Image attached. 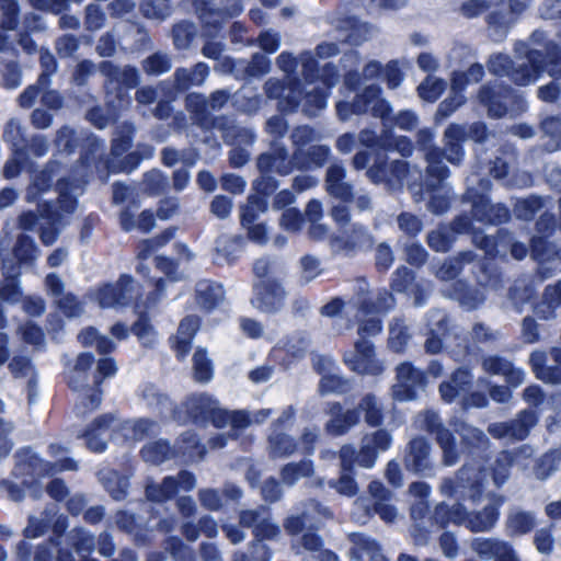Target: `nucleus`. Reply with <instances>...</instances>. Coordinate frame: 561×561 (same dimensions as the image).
Listing matches in <instances>:
<instances>
[{
	"label": "nucleus",
	"instance_id": "nucleus-1",
	"mask_svg": "<svg viewBox=\"0 0 561 561\" xmlns=\"http://www.w3.org/2000/svg\"><path fill=\"white\" fill-rule=\"evenodd\" d=\"M59 165L55 162L49 163L44 170L36 174L27 188L26 198L28 202L38 204L39 217L33 213L24 214L20 217V226L25 230H32L41 227L42 241L49 245L55 242L57 237L56 228H43L39 220H45L49 226H55L61 221L62 214H71L76 208V195L81 191L84 183L85 171L79 172L80 179H76L68 188V182L65 178L57 179L56 191H51L50 182L59 173Z\"/></svg>",
	"mask_w": 561,
	"mask_h": 561
},
{
	"label": "nucleus",
	"instance_id": "nucleus-2",
	"mask_svg": "<svg viewBox=\"0 0 561 561\" xmlns=\"http://www.w3.org/2000/svg\"><path fill=\"white\" fill-rule=\"evenodd\" d=\"M392 306L393 298L386 290H380L360 302L357 312L360 339L355 342L353 350L344 354V363L353 371L378 375L383 370L382 363L375 356L373 344L365 340V336H374L381 331L380 320L377 316L387 312Z\"/></svg>",
	"mask_w": 561,
	"mask_h": 561
},
{
	"label": "nucleus",
	"instance_id": "nucleus-3",
	"mask_svg": "<svg viewBox=\"0 0 561 561\" xmlns=\"http://www.w3.org/2000/svg\"><path fill=\"white\" fill-rule=\"evenodd\" d=\"M533 454V448L526 445L522 446L514 457H512L510 453H502L494 461V467L490 469L491 472H486V469L482 468L480 465L467 463L458 472L455 482L445 480L442 483V492L476 501L481 494V489L488 476L492 477L494 484L501 485L508 478L510 466L515 463L527 467L528 463H524V460L530 458Z\"/></svg>",
	"mask_w": 561,
	"mask_h": 561
},
{
	"label": "nucleus",
	"instance_id": "nucleus-4",
	"mask_svg": "<svg viewBox=\"0 0 561 561\" xmlns=\"http://www.w3.org/2000/svg\"><path fill=\"white\" fill-rule=\"evenodd\" d=\"M518 56L525 55L530 64V68L525 62H519L516 68L510 70L511 61L507 56L499 54L491 57L489 61V69L492 73L497 76L507 75L517 84L526 85L537 80L542 71H547L550 76H556L559 68V60L561 54L557 47H553L550 57V65L543 67L540 57V51L536 48L528 49L525 44H520L516 47Z\"/></svg>",
	"mask_w": 561,
	"mask_h": 561
},
{
	"label": "nucleus",
	"instance_id": "nucleus-5",
	"mask_svg": "<svg viewBox=\"0 0 561 561\" xmlns=\"http://www.w3.org/2000/svg\"><path fill=\"white\" fill-rule=\"evenodd\" d=\"M121 433L126 440H140L147 435L154 433L157 424L148 419L128 420L115 422L111 415H103L92 424L85 433L87 445L93 451H103L106 448V438L110 436V428Z\"/></svg>",
	"mask_w": 561,
	"mask_h": 561
},
{
	"label": "nucleus",
	"instance_id": "nucleus-6",
	"mask_svg": "<svg viewBox=\"0 0 561 561\" xmlns=\"http://www.w3.org/2000/svg\"><path fill=\"white\" fill-rule=\"evenodd\" d=\"M49 451L55 458H57L55 463L44 461L30 449L21 450L16 455V474L45 477L62 470L77 469L75 460L64 457L67 454V450L60 445L51 444L49 446Z\"/></svg>",
	"mask_w": 561,
	"mask_h": 561
},
{
	"label": "nucleus",
	"instance_id": "nucleus-7",
	"mask_svg": "<svg viewBox=\"0 0 561 561\" xmlns=\"http://www.w3.org/2000/svg\"><path fill=\"white\" fill-rule=\"evenodd\" d=\"M186 409L194 419L210 420L217 427L226 425L242 427L248 423V417L243 412H229L221 409L215 399L205 393L190 397L186 401Z\"/></svg>",
	"mask_w": 561,
	"mask_h": 561
},
{
	"label": "nucleus",
	"instance_id": "nucleus-8",
	"mask_svg": "<svg viewBox=\"0 0 561 561\" xmlns=\"http://www.w3.org/2000/svg\"><path fill=\"white\" fill-rule=\"evenodd\" d=\"M391 440L388 432L379 430L363 437L358 453L352 446L342 447L340 454L342 469L344 471L352 470L355 462L364 468H371L376 462L378 453L387 450Z\"/></svg>",
	"mask_w": 561,
	"mask_h": 561
},
{
	"label": "nucleus",
	"instance_id": "nucleus-9",
	"mask_svg": "<svg viewBox=\"0 0 561 561\" xmlns=\"http://www.w3.org/2000/svg\"><path fill=\"white\" fill-rule=\"evenodd\" d=\"M381 90L379 87L369 85L363 93L357 94L353 103L340 101L336 104V112L342 121H346L353 114H363L370 112L374 116L380 117L385 126L387 122H391L390 104L380 96Z\"/></svg>",
	"mask_w": 561,
	"mask_h": 561
},
{
	"label": "nucleus",
	"instance_id": "nucleus-10",
	"mask_svg": "<svg viewBox=\"0 0 561 561\" xmlns=\"http://www.w3.org/2000/svg\"><path fill=\"white\" fill-rule=\"evenodd\" d=\"M138 296V288L128 275H123L114 284H104L90 294L101 308L124 307Z\"/></svg>",
	"mask_w": 561,
	"mask_h": 561
},
{
	"label": "nucleus",
	"instance_id": "nucleus-11",
	"mask_svg": "<svg viewBox=\"0 0 561 561\" xmlns=\"http://www.w3.org/2000/svg\"><path fill=\"white\" fill-rule=\"evenodd\" d=\"M472 138L481 141L485 138V127L481 123H476L467 129L465 126L451 124L444 134V154L445 158L454 164L460 163L463 157L461 144Z\"/></svg>",
	"mask_w": 561,
	"mask_h": 561
},
{
	"label": "nucleus",
	"instance_id": "nucleus-12",
	"mask_svg": "<svg viewBox=\"0 0 561 561\" xmlns=\"http://www.w3.org/2000/svg\"><path fill=\"white\" fill-rule=\"evenodd\" d=\"M416 422L421 428L436 433L437 442L443 449L445 465H455L458 454L454 446L453 436L447 428L440 425L437 414L433 411H426L417 416Z\"/></svg>",
	"mask_w": 561,
	"mask_h": 561
},
{
	"label": "nucleus",
	"instance_id": "nucleus-13",
	"mask_svg": "<svg viewBox=\"0 0 561 561\" xmlns=\"http://www.w3.org/2000/svg\"><path fill=\"white\" fill-rule=\"evenodd\" d=\"M294 417V410L286 409L283 414L273 424L272 433L268 436V451L273 458H283L290 456L296 450L294 440L282 432L286 424H289Z\"/></svg>",
	"mask_w": 561,
	"mask_h": 561
},
{
	"label": "nucleus",
	"instance_id": "nucleus-14",
	"mask_svg": "<svg viewBox=\"0 0 561 561\" xmlns=\"http://www.w3.org/2000/svg\"><path fill=\"white\" fill-rule=\"evenodd\" d=\"M195 478L187 471H182L176 478L167 477L161 484H148L147 497L150 501L163 502L171 499L179 490L190 491L195 486Z\"/></svg>",
	"mask_w": 561,
	"mask_h": 561
},
{
	"label": "nucleus",
	"instance_id": "nucleus-15",
	"mask_svg": "<svg viewBox=\"0 0 561 561\" xmlns=\"http://www.w3.org/2000/svg\"><path fill=\"white\" fill-rule=\"evenodd\" d=\"M536 423V414L533 411H524L517 419L510 423H495L490 425L489 432L495 438L524 439Z\"/></svg>",
	"mask_w": 561,
	"mask_h": 561
},
{
	"label": "nucleus",
	"instance_id": "nucleus-16",
	"mask_svg": "<svg viewBox=\"0 0 561 561\" xmlns=\"http://www.w3.org/2000/svg\"><path fill=\"white\" fill-rule=\"evenodd\" d=\"M497 511L493 506L485 507L482 512L476 515H468L460 504L453 507L449 514V520L456 524L467 523V526L472 531H488L497 520Z\"/></svg>",
	"mask_w": 561,
	"mask_h": 561
},
{
	"label": "nucleus",
	"instance_id": "nucleus-17",
	"mask_svg": "<svg viewBox=\"0 0 561 561\" xmlns=\"http://www.w3.org/2000/svg\"><path fill=\"white\" fill-rule=\"evenodd\" d=\"M422 382V375L410 364L403 363L397 367V382L392 387V397L397 401H410L416 397V387Z\"/></svg>",
	"mask_w": 561,
	"mask_h": 561
},
{
	"label": "nucleus",
	"instance_id": "nucleus-18",
	"mask_svg": "<svg viewBox=\"0 0 561 561\" xmlns=\"http://www.w3.org/2000/svg\"><path fill=\"white\" fill-rule=\"evenodd\" d=\"M286 293L274 282H260L255 285V295L252 305L264 312L275 311L284 305Z\"/></svg>",
	"mask_w": 561,
	"mask_h": 561
},
{
	"label": "nucleus",
	"instance_id": "nucleus-19",
	"mask_svg": "<svg viewBox=\"0 0 561 561\" xmlns=\"http://www.w3.org/2000/svg\"><path fill=\"white\" fill-rule=\"evenodd\" d=\"M433 137L434 134L427 129L421 130L419 133V140L422 145V150L424 151L425 158L428 162V173L431 176L442 182L444 179L448 176V169L442 163L443 152L439 149L431 146Z\"/></svg>",
	"mask_w": 561,
	"mask_h": 561
},
{
	"label": "nucleus",
	"instance_id": "nucleus-20",
	"mask_svg": "<svg viewBox=\"0 0 561 561\" xmlns=\"http://www.w3.org/2000/svg\"><path fill=\"white\" fill-rule=\"evenodd\" d=\"M479 99L489 107L490 115L501 117L507 112L515 95L510 89L497 88L495 90L484 87L480 91Z\"/></svg>",
	"mask_w": 561,
	"mask_h": 561
},
{
	"label": "nucleus",
	"instance_id": "nucleus-21",
	"mask_svg": "<svg viewBox=\"0 0 561 561\" xmlns=\"http://www.w3.org/2000/svg\"><path fill=\"white\" fill-rule=\"evenodd\" d=\"M531 0H508L501 3L499 8L488 15V23L491 26L505 28L530 5Z\"/></svg>",
	"mask_w": 561,
	"mask_h": 561
},
{
	"label": "nucleus",
	"instance_id": "nucleus-22",
	"mask_svg": "<svg viewBox=\"0 0 561 561\" xmlns=\"http://www.w3.org/2000/svg\"><path fill=\"white\" fill-rule=\"evenodd\" d=\"M257 167L264 174L276 172L282 175H287L296 165L294 158L288 160L286 150L277 147L273 150V153L261 154L257 159Z\"/></svg>",
	"mask_w": 561,
	"mask_h": 561
},
{
	"label": "nucleus",
	"instance_id": "nucleus-23",
	"mask_svg": "<svg viewBox=\"0 0 561 561\" xmlns=\"http://www.w3.org/2000/svg\"><path fill=\"white\" fill-rule=\"evenodd\" d=\"M553 358L557 363L556 367H545V353L534 352L530 355V364L537 376L545 382L560 383L561 382V350L556 348L552 352Z\"/></svg>",
	"mask_w": 561,
	"mask_h": 561
},
{
	"label": "nucleus",
	"instance_id": "nucleus-24",
	"mask_svg": "<svg viewBox=\"0 0 561 561\" xmlns=\"http://www.w3.org/2000/svg\"><path fill=\"white\" fill-rule=\"evenodd\" d=\"M199 327V320L195 316L183 319L178 333L173 339V348L179 358H184L191 350L192 340Z\"/></svg>",
	"mask_w": 561,
	"mask_h": 561
},
{
	"label": "nucleus",
	"instance_id": "nucleus-25",
	"mask_svg": "<svg viewBox=\"0 0 561 561\" xmlns=\"http://www.w3.org/2000/svg\"><path fill=\"white\" fill-rule=\"evenodd\" d=\"M333 83L329 80H322L319 84L314 85L309 82L305 89V103L302 104L304 111L308 115H316L318 111L327 105V89Z\"/></svg>",
	"mask_w": 561,
	"mask_h": 561
},
{
	"label": "nucleus",
	"instance_id": "nucleus-26",
	"mask_svg": "<svg viewBox=\"0 0 561 561\" xmlns=\"http://www.w3.org/2000/svg\"><path fill=\"white\" fill-rule=\"evenodd\" d=\"M341 410L340 404H334L331 408V419L327 423V431L332 435H342L346 433L359 421V413L357 410H348L343 414H341Z\"/></svg>",
	"mask_w": 561,
	"mask_h": 561
},
{
	"label": "nucleus",
	"instance_id": "nucleus-27",
	"mask_svg": "<svg viewBox=\"0 0 561 561\" xmlns=\"http://www.w3.org/2000/svg\"><path fill=\"white\" fill-rule=\"evenodd\" d=\"M221 285L210 280H201L196 285V302L206 310L217 307L224 299Z\"/></svg>",
	"mask_w": 561,
	"mask_h": 561
},
{
	"label": "nucleus",
	"instance_id": "nucleus-28",
	"mask_svg": "<svg viewBox=\"0 0 561 561\" xmlns=\"http://www.w3.org/2000/svg\"><path fill=\"white\" fill-rule=\"evenodd\" d=\"M330 149L324 146H312L307 150L298 149L294 154V162L298 169H314L324 164Z\"/></svg>",
	"mask_w": 561,
	"mask_h": 561
},
{
	"label": "nucleus",
	"instance_id": "nucleus-29",
	"mask_svg": "<svg viewBox=\"0 0 561 561\" xmlns=\"http://www.w3.org/2000/svg\"><path fill=\"white\" fill-rule=\"evenodd\" d=\"M405 465L409 469L420 472L430 465V445L423 438H415L410 443Z\"/></svg>",
	"mask_w": 561,
	"mask_h": 561
},
{
	"label": "nucleus",
	"instance_id": "nucleus-30",
	"mask_svg": "<svg viewBox=\"0 0 561 561\" xmlns=\"http://www.w3.org/2000/svg\"><path fill=\"white\" fill-rule=\"evenodd\" d=\"M344 178V168L340 164H332L327 172V190L331 195L342 201H348L352 196V188L343 182Z\"/></svg>",
	"mask_w": 561,
	"mask_h": 561
},
{
	"label": "nucleus",
	"instance_id": "nucleus-31",
	"mask_svg": "<svg viewBox=\"0 0 561 561\" xmlns=\"http://www.w3.org/2000/svg\"><path fill=\"white\" fill-rule=\"evenodd\" d=\"M471 375L466 369H458L449 381L443 382L439 392L444 401L451 402L457 396L467 390Z\"/></svg>",
	"mask_w": 561,
	"mask_h": 561
},
{
	"label": "nucleus",
	"instance_id": "nucleus-32",
	"mask_svg": "<svg viewBox=\"0 0 561 561\" xmlns=\"http://www.w3.org/2000/svg\"><path fill=\"white\" fill-rule=\"evenodd\" d=\"M3 275L4 279L1 284L0 297L9 304H15L21 297V290L16 280L19 270L5 261L3 263Z\"/></svg>",
	"mask_w": 561,
	"mask_h": 561
},
{
	"label": "nucleus",
	"instance_id": "nucleus-33",
	"mask_svg": "<svg viewBox=\"0 0 561 561\" xmlns=\"http://www.w3.org/2000/svg\"><path fill=\"white\" fill-rule=\"evenodd\" d=\"M94 362V356L91 353L80 354L73 368L68 373L69 386L73 389L82 388L88 383V371Z\"/></svg>",
	"mask_w": 561,
	"mask_h": 561
},
{
	"label": "nucleus",
	"instance_id": "nucleus-34",
	"mask_svg": "<svg viewBox=\"0 0 561 561\" xmlns=\"http://www.w3.org/2000/svg\"><path fill=\"white\" fill-rule=\"evenodd\" d=\"M407 174V165L402 161H394L390 165L380 164L367 171V175L374 182L401 181Z\"/></svg>",
	"mask_w": 561,
	"mask_h": 561
},
{
	"label": "nucleus",
	"instance_id": "nucleus-35",
	"mask_svg": "<svg viewBox=\"0 0 561 561\" xmlns=\"http://www.w3.org/2000/svg\"><path fill=\"white\" fill-rule=\"evenodd\" d=\"M463 76H453L451 79V93L449 98L444 100L436 112L437 118H446L450 116L461 104L465 102V96L461 94V84L459 79Z\"/></svg>",
	"mask_w": 561,
	"mask_h": 561
},
{
	"label": "nucleus",
	"instance_id": "nucleus-36",
	"mask_svg": "<svg viewBox=\"0 0 561 561\" xmlns=\"http://www.w3.org/2000/svg\"><path fill=\"white\" fill-rule=\"evenodd\" d=\"M142 399L146 404L156 410L162 416L171 415L173 412L172 402L161 393L154 386L148 385L141 392Z\"/></svg>",
	"mask_w": 561,
	"mask_h": 561
},
{
	"label": "nucleus",
	"instance_id": "nucleus-37",
	"mask_svg": "<svg viewBox=\"0 0 561 561\" xmlns=\"http://www.w3.org/2000/svg\"><path fill=\"white\" fill-rule=\"evenodd\" d=\"M340 239L334 240V247L345 249L347 251L360 250L371 245L370 236L362 226H353L351 233L347 236L344 245L340 244Z\"/></svg>",
	"mask_w": 561,
	"mask_h": 561
},
{
	"label": "nucleus",
	"instance_id": "nucleus-38",
	"mask_svg": "<svg viewBox=\"0 0 561 561\" xmlns=\"http://www.w3.org/2000/svg\"><path fill=\"white\" fill-rule=\"evenodd\" d=\"M173 454V450L169 447L167 442L163 440L147 444L141 450L144 460L152 465L163 462L172 457Z\"/></svg>",
	"mask_w": 561,
	"mask_h": 561
},
{
	"label": "nucleus",
	"instance_id": "nucleus-39",
	"mask_svg": "<svg viewBox=\"0 0 561 561\" xmlns=\"http://www.w3.org/2000/svg\"><path fill=\"white\" fill-rule=\"evenodd\" d=\"M313 466L310 460H302L300 462L287 463L282 469V480L284 483L293 485L299 479L311 476Z\"/></svg>",
	"mask_w": 561,
	"mask_h": 561
},
{
	"label": "nucleus",
	"instance_id": "nucleus-40",
	"mask_svg": "<svg viewBox=\"0 0 561 561\" xmlns=\"http://www.w3.org/2000/svg\"><path fill=\"white\" fill-rule=\"evenodd\" d=\"M505 541L494 538H477L471 542L472 550L485 561L495 560Z\"/></svg>",
	"mask_w": 561,
	"mask_h": 561
},
{
	"label": "nucleus",
	"instance_id": "nucleus-41",
	"mask_svg": "<svg viewBox=\"0 0 561 561\" xmlns=\"http://www.w3.org/2000/svg\"><path fill=\"white\" fill-rule=\"evenodd\" d=\"M535 526V518L530 513L515 511L507 518V529L512 535H523Z\"/></svg>",
	"mask_w": 561,
	"mask_h": 561
},
{
	"label": "nucleus",
	"instance_id": "nucleus-42",
	"mask_svg": "<svg viewBox=\"0 0 561 561\" xmlns=\"http://www.w3.org/2000/svg\"><path fill=\"white\" fill-rule=\"evenodd\" d=\"M82 345H95L100 353H110L114 351L115 344L106 336L100 335L94 328H88L79 336Z\"/></svg>",
	"mask_w": 561,
	"mask_h": 561
},
{
	"label": "nucleus",
	"instance_id": "nucleus-43",
	"mask_svg": "<svg viewBox=\"0 0 561 561\" xmlns=\"http://www.w3.org/2000/svg\"><path fill=\"white\" fill-rule=\"evenodd\" d=\"M357 411L364 412L365 421L370 426H378L382 421L381 407L373 394H366L363 398Z\"/></svg>",
	"mask_w": 561,
	"mask_h": 561
},
{
	"label": "nucleus",
	"instance_id": "nucleus-44",
	"mask_svg": "<svg viewBox=\"0 0 561 561\" xmlns=\"http://www.w3.org/2000/svg\"><path fill=\"white\" fill-rule=\"evenodd\" d=\"M266 92L270 98L284 96L285 99H288V106H285L283 102H280V107L283 110H293L301 103L300 91H298L296 88H293L285 95V89H283L277 81L270 80L268 82H266Z\"/></svg>",
	"mask_w": 561,
	"mask_h": 561
},
{
	"label": "nucleus",
	"instance_id": "nucleus-45",
	"mask_svg": "<svg viewBox=\"0 0 561 561\" xmlns=\"http://www.w3.org/2000/svg\"><path fill=\"white\" fill-rule=\"evenodd\" d=\"M445 82L434 76H428L419 87V96L426 102H435L445 90Z\"/></svg>",
	"mask_w": 561,
	"mask_h": 561
},
{
	"label": "nucleus",
	"instance_id": "nucleus-46",
	"mask_svg": "<svg viewBox=\"0 0 561 561\" xmlns=\"http://www.w3.org/2000/svg\"><path fill=\"white\" fill-rule=\"evenodd\" d=\"M194 378L207 382L213 378V366L204 350H197L193 356Z\"/></svg>",
	"mask_w": 561,
	"mask_h": 561
},
{
	"label": "nucleus",
	"instance_id": "nucleus-47",
	"mask_svg": "<svg viewBox=\"0 0 561 561\" xmlns=\"http://www.w3.org/2000/svg\"><path fill=\"white\" fill-rule=\"evenodd\" d=\"M266 210V202L263 197L254 195L250 196L248 204L242 207L241 211V224L242 226H249L254 224L257 216Z\"/></svg>",
	"mask_w": 561,
	"mask_h": 561
},
{
	"label": "nucleus",
	"instance_id": "nucleus-48",
	"mask_svg": "<svg viewBox=\"0 0 561 561\" xmlns=\"http://www.w3.org/2000/svg\"><path fill=\"white\" fill-rule=\"evenodd\" d=\"M100 480L115 500H122L126 495L128 482L119 479L116 472H101Z\"/></svg>",
	"mask_w": 561,
	"mask_h": 561
},
{
	"label": "nucleus",
	"instance_id": "nucleus-49",
	"mask_svg": "<svg viewBox=\"0 0 561 561\" xmlns=\"http://www.w3.org/2000/svg\"><path fill=\"white\" fill-rule=\"evenodd\" d=\"M410 335L402 320L396 319L390 325L389 343L391 348L401 352L408 343Z\"/></svg>",
	"mask_w": 561,
	"mask_h": 561
},
{
	"label": "nucleus",
	"instance_id": "nucleus-50",
	"mask_svg": "<svg viewBox=\"0 0 561 561\" xmlns=\"http://www.w3.org/2000/svg\"><path fill=\"white\" fill-rule=\"evenodd\" d=\"M344 28L348 32L346 41L352 45H358L369 38L371 28L366 23H358L354 20L346 22Z\"/></svg>",
	"mask_w": 561,
	"mask_h": 561
},
{
	"label": "nucleus",
	"instance_id": "nucleus-51",
	"mask_svg": "<svg viewBox=\"0 0 561 561\" xmlns=\"http://www.w3.org/2000/svg\"><path fill=\"white\" fill-rule=\"evenodd\" d=\"M18 334L21 335L22 340L33 345L34 347H42L45 343V335L42 329L32 322H26L20 327Z\"/></svg>",
	"mask_w": 561,
	"mask_h": 561
},
{
	"label": "nucleus",
	"instance_id": "nucleus-52",
	"mask_svg": "<svg viewBox=\"0 0 561 561\" xmlns=\"http://www.w3.org/2000/svg\"><path fill=\"white\" fill-rule=\"evenodd\" d=\"M453 426L468 445H480L486 440L484 434L480 430L469 426L461 421H454Z\"/></svg>",
	"mask_w": 561,
	"mask_h": 561
},
{
	"label": "nucleus",
	"instance_id": "nucleus-53",
	"mask_svg": "<svg viewBox=\"0 0 561 561\" xmlns=\"http://www.w3.org/2000/svg\"><path fill=\"white\" fill-rule=\"evenodd\" d=\"M432 318L435 319V323L438 325L437 329H431L432 336H430L425 342L426 351L430 353H438L443 346V340L440 337H437L436 334H439L443 330V325L446 324V316L440 312L436 311L432 314Z\"/></svg>",
	"mask_w": 561,
	"mask_h": 561
},
{
	"label": "nucleus",
	"instance_id": "nucleus-54",
	"mask_svg": "<svg viewBox=\"0 0 561 561\" xmlns=\"http://www.w3.org/2000/svg\"><path fill=\"white\" fill-rule=\"evenodd\" d=\"M14 255L21 263H31L35 260L37 256V249L33 240L26 236L20 237L14 250Z\"/></svg>",
	"mask_w": 561,
	"mask_h": 561
},
{
	"label": "nucleus",
	"instance_id": "nucleus-55",
	"mask_svg": "<svg viewBox=\"0 0 561 561\" xmlns=\"http://www.w3.org/2000/svg\"><path fill=\"white\" fill-rule=\"evenodd\" d=\"M427 242L437 252L447 251L453 242L450 229L444 228L432 231L428 233Z\"/></svg>",
	"mask_w": 561,
	"mask_h": 561
},
{
	"label": "nucleus",
	"instance_id": "nucleus-56",
	"mask_svg": "<svg viewBox=\"0 0 561 561\" xmlns=\"http://www.w3.org/2000/svg\"><path fill=\"white\" fill-rule=\"evenodd\" d=\"M300 279L310 283L321 274L320 262L311 255H305L300 260Z\"/></svg>",
	"mask_w": 561,
	"mask_h": 561
},
{
	"label": "nucleus",
	"instance_id": "nucleus-57",
	"mask_svg": "<svg viewBox=\"0 0 561 561\" xmlns=\"http://www.w3.org/2000/svg\"><path fill=\"white\" fill-rule=\"evenodd\" d=\"M172 236L173 234L171 231H165L160 237L142 241L139 245V251L137 254L138 260L144 261L148 259L156 249L164 245L172 238Z\"/></svg>",
	"mask_w": 561,
	"mask_h": 561
},
{
	"label": "nucleus",
	"instance_id": "nucleus-58",
	"mask_svg": "<svg viewBox=\"0 0 561 561\" xmlns=\"http://www.w3.org/2000/svg\"><path fill=\"white\" fill-rule=\"evenodd\" d=\"M56 304L60 311L69 318L79 317L83 312L82 304L71 294L61 296Z\"/></svg>",
	"mask_w": 561,
	"mask_h": 561
},
{
	"label": "nucleus",
	"instance_id": "nucleus-59",
	"mask_svg": "<svg viewBox=\"0 0 561 561\" xmlns=\"http://www.w3.org/2000/svg\"><path fill=\"white\" fill-rule=\"evenodd\" d=\"M134 334L146 345H152L156 342V332L151 324L144 318H140L133 327Z\"/></svg>",
	"mask_w": 561,
	"mask_h": 561
},
{
	"label": "nucleus",
	"instance_id": "nucleus-60",
	"mask_svg": "<svg viewBox=\"0 0 561 561\" xmlns=\"http://www.w3.org/2000/svg\"><path fill=\"white\" fill-rule=\"evenodd\" d=\"M144 68L148 73L160 75L171 68L170 59L167 55L154 54L147 58Z\"/></svg>",
	"mask_w": 561,
	"mask_h": 561
},
{
	"label": "nucleus",
	"instance_id": "nucleus-61",
	"mask_svg": "<svg viewBox=\"0 0 561 561\" xmlns=\"http://www.w3.org/2000/svg\"><path fill=\"white\" fill-rule=\"evenodd\" d=\"M319 389L322 393L343 392L346 389V381L335 374H324Z\"/></svg>",
	"mask_w": 561,
	"mask_h": 561
},
{
	"label": "nucleus",
	"instance_id": "nucleus-62",
	"mask_svg": "<svg viewBox=\"0 0 561 561\" xmlns=\"http://www.w3.org/2000/svg\"><path fill=\"white\" fill-rule=\"evenodd\" d=\"M133 131L134 128L131 125L123 126V129L119 133V135H117L113 140V154L119 156L130 148Z\"/></svg>",
	"mask_w": 561,
	"mask_h": 561
},
{
	"label": "nucleus",
	"instance_id": "nucleus-63",
	"mask_svg": "<svg viewBox=\"0 0 561 561\" xmlns=\"http://www.w3.org/2000/svg\"><path fill=\"white\" fill-rule=\"evenodd\" d=\"M49 81V75L47 72H44L41 75L38 79V87L32 85L28 87L21 95H20V104L23 107H30L33 105L35 99L38 95L39 87L44 88L48 84Z\"/></svg>",
	"mask_w": 561,
	"mask_h": 561
},
{
	"label": "nucleus",
	"instance_id": "nucleus-64",
	"mask_svg": "<svg viewBox=\"0 0 561 561\" xmlns=\"http://www.w3.org/2000/svg\"><path fill=\"white\" fill-rule=\"evenodd\" d=\"M26 167V152L23 149H15L14 156L5 163L4 175L8 179L14 178L20 170Z\"/></svg>",
	"mask_w": 561,
	"mask_h": 561
}]
</instances>
